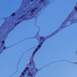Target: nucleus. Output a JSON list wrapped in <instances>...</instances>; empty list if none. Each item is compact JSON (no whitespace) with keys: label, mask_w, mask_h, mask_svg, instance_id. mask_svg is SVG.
<instances>
[{"label":"nucleus","mask_w":77,"mask_h":77,"mask_svg":"<svg viewBox=\"0 0 77 77\" xmlns=\"http://www.w3.org/2000/svg\"><path fill=\"white\" fill-rule=\"evenodd\" d=\"M42 44H43V43H42V42H40V44H41V45H42Z\"/></svg>","instance_id":"dca6fc26"},{"label":"nucleus","mask_w":77,"mask_h":77,"mask_svg":"<svg viewBox=\"0 0 77 77\" xmlns=\"http://www.w3.org/2000/svg\"><path fill=\"white\" fill-rule=\"evenodd\" d=\"M26 70V71L27 70H29V68L28 67H26V68H25V69Z\"/></svg>","instance_id":"0eeeda50"},{"label":"nucleus","mask_w":77,"mask_h":77,"mask_svg":"<svg viewBox=\"0 0 77 77\" xmlns=\"http://www.w3.org/2000/svg\"><path fill=\"white\" fill-rule=\"evenodd\" d=\"M35 52H36L35 51H34L33 52V54H34Z\"/></svg>","instance_id":"ddd939ff"},{"label":"nucleus","mask_w":77,"mask_h":77,"mask_svg":"<svg viewBox=\"0 0 77 77\" xmlns=\"http://www.w3.org/2000/svg\"><path fill=\"white\" fill-rule=\"evenodd\" d=\"M37 8H35L34 9H33L30 12H31V13H33V12H35V10H36V9Z\"/></svg>","instance_id":"7ed1b4c3"},{"label":"nucleus","mask_w":77,"mask_h":77,"mask_svg":"<svg viewBox=\"0 0 77 77\" xmlns=\"http://www.w3.org/2000/svg\"><path fill=\"white\" fill-rule=\"evenodd\" d=\"M30 77H33V76H31Z\"/></svg>","instance_id":"aec40b11"},{"label":"nucleus","mask_w":77,"mask_h":77,"mask_svg":"<svg viewBox=\"0 0 77 77\" xmlns=\"http://www.w3.org/2000/svg\"><path fill=\"white\" fill-rule=\"evenodd\" d=\"M48 37H50V36H48Z\"/></svg>","instance_id":"4be33fe9"},{"label":"nucleus","mask_w":77,"mask_h":77,"mask_svg":"<svg viewBox=\"0 0 77 77\" xmlns=\"http://www.w3.org/2000/svg\"><path fill=\"white\" fill-rule=\"evenodd\" d=\"M21 74L23 76H24L25 75V73H23V72H22L21 73Z\"/></svg>","instance_id":"1a4fd4ad"},{"label":"nucleus","mask_w":77,"mask_h":77,"mask_svg":"<svg viewBox=\"0 0 77 77\" xmlns=\"http://www.w3.org/2000/svg\"><path fill=\"white\" fill-rule=\"evenodd\" d=\"M26 15V14L25 15H23L20 17L18 18V20H19V19H22V18L24 17Z\"/></svg>","instance_id":"f03ea898"},{"label":"nucleus","mask_w":77,"mask_h":77,"mask_svg":"<svg viewBox=\"0 0 77 77\" xmlns=\"http://www.w3.org/2000/svg\"><path fill=\"white\" fill-rule=\"evenodd\" d=\"M30 0L32 2H33L34 1V0Z\"/></svg>","instance_id":"f3484780"},{"label":"nucleus","mask_w":77,"mask_h":77,"mask_svg":"<svg viewBox=\"0 0 77 77\" xmlns=\"http://www.w3.org/2000/svg\"><path fill=\"white\" fill-rule=\"evenodd\" d=\"M44 37H42V36H40V40L41 41L43 40H44Z\"/></svg>","instance_id":"20e7f679"},{"label":"nucleus","mask_w":77,"mask_h":77,"mask_svg":"<svg viewBox=\"0 0 77 77\" xmlns=\"http://www.w3.org/2000/svg\"><path fill=\"white\" fill-rule=\"evenodd\" d=\"M15 14H16L15 13H13L11 14V16L12 17H14V16H15Z\"/></svg>","instance_id":"423d86ee"},{"label":"nucleus","mask_w":77,"mask_h":77,"mask_svg":"<svg viewBox=\"0 0 77 77\" xmlns=\"http://www.w3.org/2000/svg\"><path fill=\"white\" fill-rule=\"evenodd\" d=\"M3 46V44H1V46Z\"/></svg>","instance_id":"a211bd4d"},{"label":"nucleus","mask_w":77,"mask_h":77,"mask_svg":"<svg viewBox=\"0 0 77 77\" xmlns=\"http://www.w3.org/2000/svg\"><path fill=\"white\" fill-rule=\"evenodd\" d=\"M6 48L5 47H3V49L5 50Z\"/></svg>","instance_id":"2eb2a0df"},{"label":"nucleus","mask_w":77,"mask_h":77,"mask_svg":"<svg viewBox=\"0 0 77 77\" xmlns=\"http://www.w3.org/2000/svg\"><path fill=\"white\" fill-rule=\"evenodd\" d=\"M5 41L4 40H3V41H2V43L3 44H5Z\"/></svg>","instance_id":"9d476101"},{"label":"nucleus","mask_w":77,"mask_h":77,"mask_svg":"<svg viewBox=\"0 0 77 77\" xmlns=\"http://www.w3.org/2000/svg\"><path fill=\"white\" fill-rule=\"evenodd\" d=\"M62 25H63V24H62V25H61V26H60V27H62Z\"/></svg>","instance_id":"6ab92c4d"},{"label":"nucleus","mask_w":77,"mask_h":77,"mask_svg":"<svg viewBox=\"0 0 77 77\" xmlns=\"http://www.w3.org/2000/svg\"><path fill=\"white\" fill-rule=\"evenodd\" d=\"M45 3H44V5H45Z\"/></svg>","instance_id":"412c9836"},{"label":"nucleus","mask_w":77,"mask_h":77,"mask_svg":"<svg viewBox=\"0 0 77 77\" xmlns=\"http://www.w3.org/2000/svg\"><path fill=\"white\" fill-rule=\"evenodd\" d=\"M44 0H41L39 2H38V3L39 4H40L41 3H43V2H45V1H44Z\"/></svg>","instance_id":"39448f33"},{"label":"nucleus","mask_w":77,"mask_h":77,"mask_svg":"<svg viewBox=\"0 0 77 77\" xmlns=\"http://www.w3.org/2000/svg\"><path fill=\"white\" fill-rule=\"evenodd\" d=\"M32 73V72H28V75L29 77H30V76H32L33 75V74H31Z\"/></svg>","instance_id":"f257e3e1"},{"label":"nucleus","mask_w":77,"mask_h":77,"mask_svg":"<svg viewBox=\"0 0 77 77\" xmlns=\"http://www.w3.org/2000/svg\"><path fill=\"white\" fill-rule=\"evenodd\" d=\"M77 9V7H76V6H75V10H76Z\"/></svg>","instance_id":"f8f14e48"},{"label":"nucleus","mask_w":77,"mask_h":77,"mask_svg":"<svg viewBox=\"0 0 77 77\" xmlns=\"http://www.w3.org/2000/svg\"><path fill=\"white\" fill-rule=\"evenodd\" d=\"M38 48H36V49H35V51H38Z\"/></svg>","instance_id":"9b49d317"},{"label":"nucleus","mask_w":77,"mask_h":77,"mask_svg":"<svg viewBox=\"0 0 77 77\" xmlns=\"http://www.w3.org/2000/svg\"><path fill=\"white\" fill-rule=\"evenodd\" d=\"M26 71L25 70H25H23V72H26Z\"/></svg>","instance_id":"4468645a"},{"label":"nucleus","mask_w":77,"mask_h":77,"mask_svg":"<svg viewBox=\"0 0 77 77\" xmlns=\"http://www.w3.org/2000/svg\"><path fill=\"white\" fill-rule=\"evenodd\" d=\"M41 45H39L38 46V48H40L41 47Z\"/></svg>","instance_id":"6e6552de"}]
</instances>
